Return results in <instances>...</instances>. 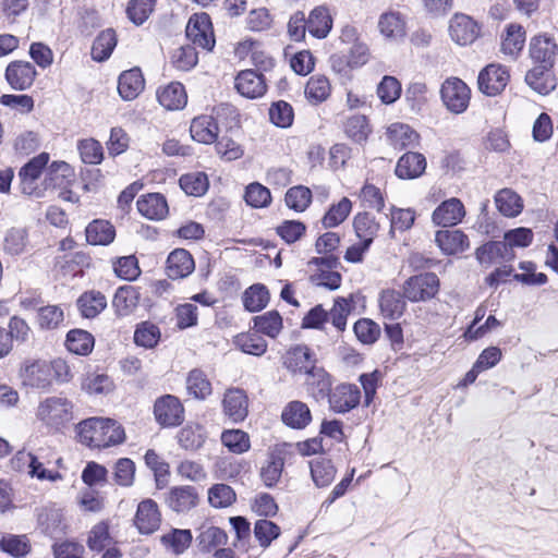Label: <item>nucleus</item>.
<instances>
[{
  "mask_svg": "<svg viewBox=\"0 0 558 558\" xmlns=\"http://www.w3.org/2000/svg\"><path fill=\"white\" fill-rule=\"evenodd\" d=\"M181 189L192 196H201L208 189L207 175L203 172L183 174L179 180Z\"/></svg>",
  "mask_w": 558,
  "mask_h": 558,
  "instance_id": "54",
  "label": "nucleus"
},
{
  "mask_svg": "<svg viewBox=\"0 0 558 558\" xmlns=\"http://www.w3.org/2000/svg\"><path fill=\"white\" fill-rule=\"evenodd\" d=\"M235 88L244 97L257 98L265 94L266 84L263 75L253 70H244L235 77Z\"/></svg>",
  "mask_w": 558,
  "mask_h": 558,
  "instance_id": "19",
  "label": "nucleus"
},
{
  "mask_svg": "<svg viewBox=\"0 0 558 558\" xmlns=\"http://www.w3.org/2000/svg\"><path fill=\"white\" fill-rule=\"evenodd\" d=\"M222 444L233 453H243L250 449V437L241 429L226 430L221 435Z\"/></svg>",
  "mask_w": 558,
  "mask_h": 558,
  "instance_id": "63",
  "label": "nucleus"
},
{
  "mask_svg": "<svg viewBox=\"0 0 558 558\" xmlns=\"http://www.w3.org/2000/svg\"><path fill=\"white\" fill-rule=\"evenodd\" d=\"M136 205L140 214L150 220L163 219L169 211L165 196L159 193H150L142 196Z\"/></svg>",
  "mask_w": 558,
  "mask_h": 558,
  "instance_id": "25",
  "label": "nucleus"
},
{
  "mask_svg": "<svg viewBox=\"0 0 558 558\" xmlns=\"http://www.w3.org/2000/svg\"><path fill=\"white\" fill-rule=\"evenodd\" d=\"M556 52V43L547 36H536L531 41L530 56L535 62L541 63L539 66L550 69L554 65Z\"/></svg>",
  "mask_w": 558,
  "mask_h": 558,
  "instance_id": "21",
  "label": "nucleus"
},
{
  "mask_svg": "<svg viewBox=\"0 0 558 558\" xmlns=\"http://www.w3.org/2000/svg\"><path fill=\"white\" fill-rule=\"evenodd\" d=\"M145 81L140 69L124 71L118 82V92L124 100L135 99L144 89Z\"/></svg>",
  "mask_w": 558,
  "mask_h": 558,
  "instance_id": "27",
  "label": "nucleus"
},
{
  "mask_svg": "<svg viewBox=\"0 0 558 558\" xmlns=\"http://www.w3.org/2000/svg\"><path fill=\"white\" fill-rule=\"evenodd\" d=\"M465 216L463 203L456 197L442 202L433 213V222L437 226L452 227Z\"/></svg>",
  "mask_w": 558,
  "mask_h": 558,
  "instance_id": "14",
  "label": "nucleus"
},
{
  "mask_svg": "<svg viewBox=\"0 0 558 558\" xmlns=\"http://www.w3.org/2000/svg\"><path fill=\"white\" fill-rule=\"evenodd\" d=\"M311 475L314 484L322 488L331 484L336 476V469L331 461L319 457L310 462Z\"/></svg>",
  "mask_w": 558,
  "mask_h": 558,
  "instance_id": "38",
  "label": "nucleus"
},
{
  "mask_svg": "<svg viewBox=\"0 0 558 558\" xmlns=\"http://www.w3.org/2000/svg\"><path fill=\"white\" fill-rule=\"evenodd\" d=\"M236 347L244 353L263 355L267 350V342L257 333H242L235 338Z\"/></svg>",
  "mask_w": 558,
  "mask_h": 558,
  "instance_id": "58",
  "label": "nucleus"
},
{
  "mask_svg": "<svg viewBox=\"0 0 558 558\" xmlns=\"http://www.w3.org/2000/svg\"><path fill=\"white\" fill-rule=\"evenodd\" d=\"M449 33L457 44L464 46L476 39L478 26L470 16L456 14L450 21Z\"/></svg>",
  "mask_w": 558,
  "mask_h": 558,
  "instance_id": "15",
  "label": "nucleus"
},
{
  "mask_svg": "<svg viewBox=\"0 0 558 558\" xmlns=\"http://www.w3.org/2000/svg\"><path fill=\"white\" fill-rule=\"evenodd\" d=\"M281 418L289 427L302 429L311 423L312 414L306 403L294 400L284 407Z\"/></svg>",
  "mask_w": 558,
  "mask_h": 558,
  "instance_id": "26",
  "label": "nucleus"
},
{
  "mask_svg": "<svg viewBox=\"0 0 558 558\" xmlns=\"http://www.w3.org/2000/svg\"><path fill=\"white\" fill-rule=\"evenodd\" d=\"M157 99L167 110H181L187 102V95L181 83L172 82L158 88Z\"/></svg>",
  "mask_w": 558,
  "mask_h": 558,
  "instance_id": "23",
  "label": "nucleus"
},
{
  "mask_svg": "<svg viewBox=\"0 0 558 558\" xmlns=\"http://www.w3.org/2000/svg\"><path fill=\"white\" fill-rule=\"evenodd\" d=\"M329 80L324 75L312 76L305 87V95L315 102H322L330 95Z\"/></svg>",
  "mask_w": 558,
  "mask_h": 558,
  "instance_id": "57",
  "label": "nucleus"
},
{
  "mask_svg": "<svg viewBox=\"0 0 558 558\" xmlns=\"http://www.w3.org/2000/svg\"><path fill=\"white\" fill-rule=\"evenodd\" d=\"M354 230L361 241H365L366 245H371L379 230V223L368 213L357 214L354 218Z\"/></svg>",
  "mask_w": 558,
  "mask_h": 558,
  "instance_id": "43",
  "label": "nucleus"
},
{
  "mask_svg": "<svg viewBox=\"0 0 558 558\" xmlns=\"http://www.w3.org/2000/svg\"><path fill=\"white\" fill-rule=\"evenodd\" d=\"M387 137L389 143L395 148H405L413 146L417 140V133L408 124L393 123L387 130Z\"/></svg>",
  "mask_w": 558,
  "mask_h": 558,
  "instance_id": "35",
  "label": "nucleus"
},
{
  "mask_svg": "<svg viewBox=\"0 0 558 558\" xmlns=\"http://www.w3.org/2000/svg\"><path fill=\"white\" fill-rule=\"evenodd\" d=\"M48 161L49 155L47 153H41L21 168L19 177L21 179L22 192L24 194H33V183L40 177Z\"/></svg>",
  "mask_w": 558,
  "mask_h": 558,
  "instance_id": "22",
  "label": "nucleus"
},
{
  "mask_svg": "<svg viewBox=\"0 0 558 558\" xmlns=\"http://www.w3.org/2000/svg\"><path fill=\"white\" fill-rule=\"evenodd\" d=\"M65 345L77 355H87L94 348V337L86 330L74 329L68 332Z\"/></svg>",
  "mask_w": 558,
  "mask_h": 558,
  "instance_id": "40",
  "label": "nucleus"
},
{
  "mask_svg": "<svg viewBox=\"0 0 558 558\" xmlns=\"http://www.w3.org/2000/svg\"><path fill=\"white\" fill-rule=\"evenodd\" d=\"M533 232L527 228H517L506 232L505 241L488 242L476 251L481 264H492L496 257H505L511 247H526L532 243Z\"/></svg>",
  "mask_w": 558,
  "mask_h": 558,
  "instance_id": "3",
  "label": "nucleus"
},
{
  "mask_svg": "<svg viewBox=\"0 0 558 558\" xmlns=\"http://www.w3.org/2000/svg\"><path fill=\"white\" fill-rule=\"evenodd\" d=\"M440 96L445 107L451 113L459 114L469 107L471 89L462 80L449 77L441 85Z\"/></svg>",
  "mask_w": 558,
  "mask_h": 558,
  "instance_id": "4",
  "label": "nucleus"
},
{
  "mask_svg": "<svg viewBox=\"0 0 558 558\" xmlns=\"http://www.w3.org/2000/svg\"><path fill=\"white\" fill-rule=\"evenodd\" d=\"M117 46V36L113 29L102 31L94 40L92 46V58L102 62L107 60Z\"/></svg>",
  "mask_w": 558,
  "mask_h": 558,
  "instance_id": "39",
  "label": "nucleus"
},
{
  "mask_svg": "<svg viewBox=\"0 0 558 558\" xmlns=\"http://www.w3.org/2000/svg\"><path fill=\"white\" fill-rule=\"evenodd\" d=\"M22 385L34 389H46L52 383L51 365L43 360L25 361L20 369Z\"/></svg>",
  "mask_w": 558,
  "mask_h": 558,
  "instance_id": "6",
  "label": "nucleus"
},
{
  "mask_svg": "<svg viewBox=\"0 0 558 558\" xmlns=\"http://www.w3.org/2000/svg\"><path fill=\"white\" fill-rule=\"evenodd\" d=\"M526 84L539 95H547L556 88V78L550 69L535 66L525 75Z\"/></svg>",
  "mask_w": 558,
  "mask_h": 558,
  "instance_id": "31",
  "label": "nucleus"
},
{
  "mask_svg": "<svg viewBox=\"0 0 558 558\" xmlns=\"http://www.w3.org/2000/svg\"><path fill=\"white\" fill-rule=\"evenodd\" d=\"M344 132L356 143L365 141L371 132L366 117L362 114L349 117L344 122Z\"/></svg>",
  "mask_w": 558,
  "mask_h": 558,
  "instance_id": "56",
  "label": "nucleus"
},
{
  "mask_svg": "<svg viewBox=\"0 0 558 558\" xmlns=\"http://www.w3.org/2000/svg\"><path fill=\"white\" fill-rule=\"evenodd\" d=\"M361 392L357 386L341 384L333 388L328 396L330 410L336 413H347L360 403Z\"/></svg>",
  "mask_w": 558,
  "mask_h": 558,
  "instance_id": "10",
  "label": "nucleus"
},
{
  "mask_svg": "<svg viewBox=\"0 0 558 558\" xmlns=\"http://www.w3.org/2000/svg\"><path fill=\"white\" fill-rule=\"evenodd\" d=\"M236 495L227 484H215L208 490V501L215 508H227L235 501Z\"/></svg>",
  "mask_w": 558,
  "mask_h": 558,
  "instance_id": "60",
  "label": "nucleus"
},
{
  "mask_svg": "<svg viewBox=\"0 0 558 558\" xmlns=\"http://www.w3.org/2000/svg\"><path fill=\"white\" fill-rule=\"evenodd\" d=\"M206 439V434L201 425H186L178 435L179 444L186 450L199 449Z\"/></svg>",
  "mask_w": 558,
  "mask_h": 558,
  "instance_id": "46",
  "label": "nucleus"
},
{
  "mask_svg": "<svg viewBox=\"0 0 558 558\" xmlns=\"http://www.w3.org/2000/svg\"><path fill=\"white\" fill-rule=\"evenodd\" d=\"M160 340L159 328L150 322H143L137 325L134 332V342L143 348L153 349Z\"/></svg>",
  "mask_w": 558,
  "mask_h": 558,
  "instance_id": "48",
  "label": "nucleus"
},
{
  "mask_svg": "<svg viewBox=\"0 0 558 558\" xmlns=\"http://www.w3.org/2000/svg\"><path fill=\"white\" fill-rule=\"evenodd\" d=\"M191 542L192 534L190 530H173L161 536L162 545L175 555L184 553L190 547Z\"/></svg>",
  "mask_w": 558,
  "mask_h": 558,
  "instance_id": "52",
  "label": "nucleus"
},
{
  "mask_svg": "<svg viewBox=\"0 0 558 558\" xmlns=\"http://www.w3.org/2000/svg\"><path fill=\"white\" fill-rule=\"evenodd\" d=\"M350 312L351 305L349 300L345 298H338L336 299L332 308L327 312V322H330L339 332H342L347 328V318Z\"/></svg>",
  "mask_w": 558,
  "mask_h": 558,
  "instance_id": "62",
  "label": "nucleus"
},
{
  "mask_svg": "<svg viewBox=\"0 0 558 558\" xmlns=\"http://www.w3.org/2000/svg\"><path fill=\"white\" fill-rule=\"evenodd\" d=\"M134 522L140 533H154L161 522V515L156 501L153 499L141 501L137 506Z\"/></svg>",
  "mask_w": 558,
  "mask_h": 558,
  "instance_id": "13",
  "label": "nucleus"
},
{
  "mask_svg": "<svg viewBox=\"0 0 558 558\" xmlns=\"http://www.w3.org/2000/svg\"><path fill=\"white\" fill-rule=\"evenodd\" d=\"M352 209V203L348 197H343L338 204L332 205L323 217L325 228H333L345 220Z\"/></svg>",
  "mask_w": 558,
  "mask_h": 558,
  "instance_id": "61",
  "label": "nucleus"
},
{
  "mask_svg": "<svg viewBox=\"0 0 558 558\" xmlns=\"http://www.w3.org/2000/svg\"><path fill=\"white\" fill-rule=\"evenodd\" d=\"M37 75L35 66L27 61H12L5 70V80L15 90L28 89Z\"/></svg>",
  "mask_w": 558,
  "mask_h": 558,
  "instance_id": "11",
  "label": "nucleus"
},
{
  "mask_svg": "<svg viewBox=\"0 0 558 558\" xmlns=\"http://www.w3.org/2000/svg\"><path fill=\"white\" fill-rule=\"evenodd\" d=\"M198 545L203 551H210L213 548L226 545L228 536L223 530L217 526L203 527L197 536Z\"/></svg>",
  "mask_w": 558,
  "mask_h": 558,
  "instance_id": "55",
  "label": "nucleus"
},
{
  "mask_svg": "<svg viewBox=\"0 0 558 558\" xmlns=\"http://www.w3.org/2000/svg\"><path fill=\"white\" fill-rule=\"evenodd\" d=\"M0 548L9 555L21 558L31 550V545L25 535H5L0 541Z\"/></svg>",
  "mask_w": 558,
  "mask_h": 558,
  "instance_id": "59",
  "label": "nucleus"
},
{
  "mask_svg": "<svg viewBox=\"0 0 558 558\" xmlns=\"http://www.w3.org/2000/svg\"><path fill=\"white\" fill-rule=\"evenodd\" d=\"M439 290V279L434 272L410 277L403 284L404 296L411 302H425Z\"/></svg>",
  "mask_w": 558,
  "mask_h": 558,
  "instance_id": "5",
  "label": "nucleus"
},
{
  "mask_svg": "<svg viewBox=\"0 0 558 558\" xmlns=\"http://www.w3.org/2000/svg\"><path fill=\"white\" fill-rule=\"evenodd\" d=\"M27 246V234L23 229H10L3 241V250L7 254L12 256L20 255L25 252Z\"/></svg>",
  "mask_w": 558,
  "mask_h": 558,
  "instance_id": "64",
  "label": "nucleus"
},
{
  "mask_svg": "<svg viewBox=\"0 0 558 558\" xmlns=\"http://www.w3.org/2000/svg\"><path fill=\"white\" fill-rule=\"evenodd\" d=\"M269 301V293L265 286L254 284L243 295L244 307L250 312H258L266 307Z\"/></svg>",
  "mask_w": 558,
  "mask_h": 558,
  "instance_id": "50",
  "label": "nucleus"
},
{
  "mask_svg": "<svg viewBox=\"0 0 558 558\" xmlns=\"http://www.w3.org/2000/svg\"><path fill=\"white\" fill-rule=\"evenodd\" d=\"M306 23L307 31L316 38H325L329 34L332 26V20L329 15V12L324 7L314 9L311 12Z\"/></svg>",
  "mask_w": 558,
  "mask_h": 558,
  "instance_id": "37",
  "label": "nucleus"
},
{
  "mask_svg": "<svg viewBox=\"0 0 558 558\" xmlns=\"http://www.w3.org/2000/svg\"><path fill=\"white\" fill-rule=\"evenodd\" d=\"M113 538L109 532V524L105 521L95 524L88 532L86 544L93 551H102L111 548Z\"/></svg>",
  "mask_w": 558,
  "mask_h": 558,
  "instance_id": "41",
  "label": "nucleus"
},
{
  "mask_svg": "<svg viewBox=\"0 0 558 558\" xmlns=\"http://www.w3.org/2000/svg\"><path fill=\"white\" fill-rule=\"evenodd\" d=\"M495 203L498 210L506 217H515L523 208L521 197L509 189L499 191L495 196Z\"/></svg>",
  "mask_w": 558,
  "mask_h": 558,
  "instance_id": "42",
  "label": "nucleus"
},
{
  "mask_svg": "<svg viewBox=\"0 0 558 558\" xmlns=\"http://www.w3.org/2000/svg\"><path fill=\"white\" fill-rule=\"evenodd\" d=\"M315 357L306 345H295L291 348L284 356V366L292 373H305L306 375L314 369Z\"/></svg>",
  "mask_w": 558,
  "mask_h": 558,
  "instance_id": "16",
  "label": "nucleus"
},
{
  "mask_svg": "<svg viewBox=\"0 0 558 558\" xmlns=\"http://www.w3.org/2000/svg\"><path fill=\"white\" fill-rule=\"evenodd\" d=\"M379 33L389 40H399L405 36V21L401 13L388 11L378 19Z\"/></svg>",
  "mask_w": 558,
  "mask_h": 558,
  "instance_id": "30",
  "label": "nucleus"
},
{
  "mask_svg": "<svg viewBox=\"0 0 558 558\" xmlns=\"http://www.w3.org/2000/svg\"><path fill=\"white\" fill-rule=\"evenodd\" d=\"M195 268L192 255L184 248H177L167 258V275L170 279H183Z\"/></svg>",
  "mask_w": 558,
  "mask_h": 558,
  "instance_id": "17",
  "label": "nucleus"
},
{
  "mask_svg": "<svg viewBox=\"0 0 558 558\" xmlns=\"http://www.w3.org/2000/svg\"><path fill=\"white\" fill-rule=\"evenodd\" d=\"M284 202L290 209L304 211L312 202V191L304 185L290 187L286 193Z\"/></svg>",
  "mask_w": 558,
  "mask_h": 558,
  "instance_id": "51",
  "label": "nucleus"
},
{
  "mask_svg": "<svg viewBox=\"0 0 558 558\" xmlns=\"http://www.w3.org/2000/svg\"><path fill=\"white\" fill-rule=\"evenodd\" d=\"M426 169V159L420 153L409 151L401 156L397 162L396 174L400 179H415Z\"/></svg>",
  "mask_w": 558,
  "mask_h": 558,
  "instance_id": "29",
  "label": "nucleus"
},
{
  "mask_svg": "<svg viewBox=\"0 0 558 558\" xmlns=\"http://www.w3.org/2000/svg\"><path fill=\"white\" fill-rule=\"evenodd\" d=\"M254 327L263 335L276 338L282 329V317L277 311H269L254 317Z\"/></svg>",
  "mask_w": 558,
  "mask_h": 558,
  "instance_id": "45",
  "label": "nucleus"
},
{
  "mask_svg": "<svg viewBox=\"0 0 558 558\" xmlns=\"http://www.w3.org/2000/svg\"><path fill=\"white\" fill-rule=\"evenodd\" d=\"M73 402L62 396L47 397L36 409V418L46 427L60 430L73 420Z\"/></svg>",
  "mask_w": 558,
  "mask_h": 558,
  "instance_id": "2",
  "label": "nucleus"
},
{
  "mask_svg": "<svg viewBox=\"0 0 558 558\" xmlns=\"http://www.w3.org/2000/svg\"><path fill=\"white\" fill-rule=\"evenodd\" d=\"M223 413L234 423L244 421L248 413V401L244 390L230 388L222 399Z\"/></svg>",
  "mask_w": 558,
  "mask_h": 558,
  "instance_id": "12",
  "label": "nucleus"
},
{
  "mask_svg": "<svg viewBox=\"0 0 558 558\" xmlns=\"http://www.w3.org/2000/svg\"><path fill=\"white\" fill-rule=\"evenodd\" d=\"M197 493L192 486L172 487L165 497L167 506L175 512H185L197 504Z\"/></svg>",
  "mask_w": 558,
  "mask_h": 558,
  "instance_id": "18",
  "label": "nucleus"
},
{
  "mask_svg": "<svg viewBox=\"0 0 558 558\" xmlns=\"http://www.w3.org/2000/svg\"><path fill=\"white\" fill-rule=\"evenodd\" d=\"M154 415L163 427H175L184 421V408L175 396L165 395L154 404Z\"/></svg>",
  "mask_w": 558,
  "mask_h": 558,
  "instance_id": "7",
  "label": "nucleus"
},
{
  "mask_svg": "<svg viewBox=\"0 0 558 558\" xmlns=\"http://www.w3.org/2000/svg\"><path fill=\"white\" fill-rule=\"evenodd\" d=\"M186 389L196 399H205L213 391L210 381L201 369H193L189 373Z\"/></svg>",
  "mask_w": 558,
  "mask_h": 558,
  "instance_id": "47",
  "label": "nucleus"
},
{
  "mask_svg": "<svg viewBox=\"0 0 558 558\" xmlns=\"http://www.w3.org/2000/svg\"><path fill=\"white\" fill-rule=\"evenodd\" d=\"M280 533V527L267 519H259L254 524V536L263 548L269 547L271 542L279 537Z\"/></svg>",
  "mask_w": 558,
  "mask_h": 558,
  "instance_id": "53",
  "label": "nucleus"
},
{
  "mask_svg": "<svg viewBox=\"0 0 558 558\" xmlns=\"http://www.w3.org/2000/svg\"><path fill=\"white\" fill-rule=\"evenodd\" d=\"M140 293L132 286L121 287L117 290L112 305L119 316H129L138 305Z\"/></svg>",
  "mask_w": 558,
  "mask_h": 558,
  "instance_id": "33",
  "label": "nucleus"
},
{
  "mask_svg": "<svg viewBox=\"0 0 558 558\" xmlns=\"http://www.w3.org/2000/svg\"><path fill=\"white\" fill-rule=\"evenodd\" d=\"M379 308L386 319H399L405 310V301L402 295L395 290H386L380 294Z\"/></svg>",
  "mask_w": 558,
  "mask_h": 558,
  "instance_id": "32",
  "label": "nucleus"
},
{
  "mask_svg": "<svg viewBox=\"0 0 558 558\" xmlns=\"http://www.w3.org/2000/svg\"><path fill=\"white\" fill-rule=\"evenodd\" d=\"M218 124L211 116H199L192 120L190 133L194 141L202 144H211L218 137Z\"/></svg>",
  "mask_w": 558,
  "mask_h": 558,
  "instance_id": "24",
  "label": "nucleus"
},
{
  "mask_svg": "<svg viewBox=\"0 0 558 558\" xmlns=\"http://www.w3.org/2000/svg\"><path fill=\"white\" fill-rule=\"evenodd\" d=\"M106 306V296L98 291L85 292L77 300V307L85 318L96 317Z\"/></svg>",
  "mask_w": 558,
  "mask_h": 558,
  "instance_id": "36",
  "label": "nucleus"
},
{
  "mask_svg": "<svg viewBox=\"0 0 558 558\" xmlns=\"http://www.w3.org/2000/svg\"><path fill=\"white\" fill-rule=\"evenodd\" d=\"M306 390L316 401L328 398L332 390L331 376L322 367H315L306 377Z\"/></svg>",
  "mask_w": 558,
  "mask_h": 558,
  "instance_id": "20",
  "label": "nucleus"
},
{
  "mask_svg": "<svg viewBox=\"0 0 558 558\" xmlns=\"http://www.w3.org/2000/svg\"><path fill=\"white\" fill-rule=\"evenodd\" d=\"M525 43V32L521 25L511 24L507 27L506 37L501 43V51L510 57H515Z\"/></svg>",
  "mask_w": 558,
  "mask_h": 558,
  "instance_id": "44",
  "label": "nucleus"
},
{
  "mask_svg": "<svg viewBox=\"0 0 558 558\" xmlns=\"http://www.w3.org/2000/svg\"><path fill=\"white\" fill-rule=\"evenodd\" d=\"M439 248L448 255L469 248V239L461 230H439L435 235Z\"/></svg>",
  "mask_w": 558,
  "mask_h": 558,
  "instance_id": "28",
  "label": "nucleus"
},
{
  "mask_svg": "<svg viewBox=\"0 0 558 558\" xmlns=\"http://www.w3.org/2000/svg\"><path fill=\"white\" fill-rule=\"evenodd\" d=\"M86 240L93 245H108L116 236L113 226L107 220H94L86 227Z\"/></svg>",
  "mask_w": 558,
  "mask_h": 558,
  "instance_id": "34",
  "label": "nucleus"
},
{
  "mask_svg": "<svg viewBox=\"0 0 558 558\" xmlns=\"http://www.w3.org/2000/svg\"><path fill=\"white\" fill-rule=\"evenodd\" d=\"M80 441L90 448L120 445L125 439L124 429L111 418L89 417L77 425Z\"/></svg>",
  "mask_w": 558,
  "mask_h": 558,
  "instance_id": "1",
  "label": "nucleus"
},
{
  "mask_svg": "<svg viewBox=\"0 0 558 558\" xmlns=\"http://www.w3.org/2000/svg\"><path fill=\"white\" fill-rule=\"evenodd\" d=\"M198 62L195 48L191 45L181 46L171 53V63L179 71H190Z\"/></svg>",
  "mask_w": 558,
  "mask_h": 558,
  "instance_id": "49",
  "label": "nucleus"
},
{
  "mask_svg": "<svg viewBox=\"0 0 558 558\" xmlns=\"http://www.w3.org/2000/svg\"><path fill=\"white\" fill-rule=\"evenodd\" d=\"M510 75L506 66L500 64H488L478 74V89L487 96L500 94L508 85Z\"/></svg>",
  "mask_w": 558,
  "mask_h": 558,
  "instance_id": "9",
  "label": "nucleus"
},
{
  "mask_svg": "<svg viewBox=\"0 0 558 558\" xmlns=\"http://www.w3.org/2000/svg\"><path fill=\"white\" fill-rule=\"evenodd\" d=\"M186 37L196 46L208 51L215 47L211 21L208 14H194L186 25Z\"/></svg>",
  "mask_w": 558,
  "mask_h": 558,
  "instance_id": "8",
  "label": "nucleus"
}]
</instances>
